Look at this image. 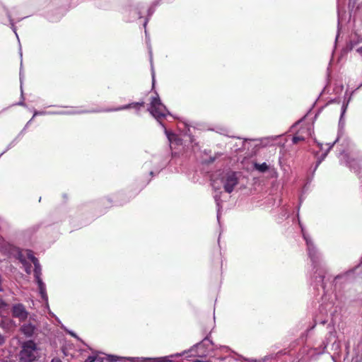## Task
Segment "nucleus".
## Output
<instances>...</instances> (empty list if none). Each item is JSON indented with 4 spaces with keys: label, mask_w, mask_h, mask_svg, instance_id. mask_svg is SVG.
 <instances>
[{
    "label": "nucleus",
    "mask_w": 362,
    "mask_h": 362,
    "mask_svg": "<svg viewBox=\"0 0 362 362\" xmlns=\"http://www.w3.org/2000/svg\"><path fill=\"white\" fill-rule=\"evenodd\" d=\"M151 115L163 126V120L165 119L168 111L165 106L161 103L158 94L152 97L150 107L148 108Z\"/></svg>",
    "instance_id": "f257e3e1"
},
{
    "label": "nucleus",
    "mask_w": 362,
    "mask_h": 362,
    "mask_svg": "<svg viewBox=\"0 0 362 362\" xmlns=\"http://www.w3.org/2000/svg\"><path fill=\"white\" fill-rule=\"evenodd\" d=\"M37 346L33 340H28L23 343L19 354L20 359L25 362H34L37 359Z\"/></svg>",
    "instance_id": "f03ea898"
},
{
    "label": "nucleus",
    "mask_w": 362,
    "mask_h": 362,
    "mask_svg": "<svg viewBox=\"0 0 362 362\" xmlns=\"http://www.w3.org/2000/svg\"><path fill=\"white\" fill-rule=\"evenodd\" d=\"M225 192L231 193L234 187L238 184V178L235 172H228L221 178Z\"/></svg>",
    "instance_id": "7ed1b4c3"
},
{
    "label": "nucleus",
    "mask_w": 362,
    "mask_h": 362,
    "mask_svg": "<svg viewBox=\"0 0 362 362\" xmlns=\"http://www.w3.org/2000/svg\"><path fill=\"white\" fill-rule=\"evenodd\" d=\"M213 343L207 337L204 338L201 342L195 345L196 351L198 356H206L209 354V349H211Z\"/></svg>",
    "instance_id": "20e7f679"
},
{
    "label": "nucleus",
    "mask_w": 362,
    "mask_h": 362,
    "mask_svg": "<svg viewBox=\"0 0 362 362\" xmlns=\"http://www.w3.org/2000/svg\"><path fill=\"white\" fill-rule=\"evenodd\" d=\"M11 312L13 317L18 318L21 322L25 321L28 316V312L22 303L13 305Z\"/></svg>",
    "instance_id": "39448f33"
},
{
    "label": "nucleus",
    "mask_w": 362,
    "mask_h": 362,
    "mask_svg": "<svg viewBox=\"0 0 362 362\" xmlns=\"http://www.w3.org/2000/svg\"><path fill=\"white\" fill-rule=\"evenodd\" d=\"M36 329V327L30 322L23 324L21 328V332L25 334L27 337H32Z\"/></svg>",
    "instance_id": "423d86ee"
},
{
    "label": "nucleus",
    "mask_w": 362,
    "mask_h": 362,
    "mask_svg": "<svg viewBox=\"0 0 362 362\" xmlns=\"http://www.w3.org/2000/svg\"><path fill=\"white\" fill-rule=\"evenodd\" d=\"M144 104H145L144 102L132 103L128 104L124 106L117 107L115 109H113L112 110L119 111V110H122L129 109V108H134V109L139 110L140 107H144Z\"/></svg>",
    "instance_id": "0eeeda50"
},
{
    "label": "nucleus",
    "mask_w": 362,
    "mask_h": 362,
    "mask_svg": "<svg viewBox=\"0 0 362 362\" xmlns=\"http://www.w3.org/2000/svg\"><path fill=\"white\" fill-rule=\"evenodd\" d=\"M180 356H181L180 354H176L175 356L171 355V356H164V357H160V358H155L154 361L156 362H175V361L173 360V358L174 357H179Z\"/></svg>",
    "instance_id": "6e6552de"
},
{
    "label": "nucleus",
    "mask_w": 362,
    "mask_h": 362,
    "mask_svg": "<svg viewBox=\"0 0 362 362\" xmlns=\"http://www.w3.org/2000/svg\"><path fill=\"white\" fill-rule=\"evenodd\" d=\"M255 166V168L261 172V173H265L266 171L268 170L269 169V166L266 163H255L254 165Z\"/></svg>",
    "instance_id": "1a4fd4ad"
},
{
    "label": "nucleus",
    "mask_w": 362,
    "mask_h": 362,
    "mask_svg": "<svg viewBox=\"0 0 362 362\" xmlns=\"http://www.w3.org/2000/svg\"><path fill=\"white\" fill-rule=\"evenodd\" d=\"M125 358L124 357H119L114 355H107L105 358L106 361L107 362H116L119 361H123Z\"/></svg>",
    "instance_id": "9d476101"
},
{
    "label": "nucleus",
    "mask_w": 362,
    "mask_h": 362,
    "mask_svg": "<svg viewBox=\"0 0 362 362\" xmlns=\"http://www.w3.org/2000/svg\"><path fill=\"white\" fill-rule=\"evenodd\" d=\"M234 360L230 356H221L215 358L214 362H233Z\"/></svg>",
    "instance_id": "9b49d317"
},
{
    "label": "nucleus",
    "mask_w": 362,
    "mask_h": 362,
    "mask_svg": "<svg viewBox=\"0 0 362 362\" xmlns=\"http://www.w3.org/2000/svg\"><path fill=\"white\" fill-rule=\"evenodd\" d=\"M305 140V136H302V135H300L299 134V132L296 133L293 136V139H292V141L293 144H298V142L300 141H304Z\"/></svg>",
    "instance_id": "f8f14e48"
},
{
    "label": "nucleus",
    "mask_w": 362,
    "mask_h": 362,
    "mask_svg": "<svg viewBox=\"0 0 362 362\" xmlns=\"http://www.w3.org/2000/svg\"><path fill=\"white\" fill-rule=\"evenodd\" d=\"M36 279V281L38 284V287H39V289L40 291V293L42 294V296L44 295V293H45V285L41 279V278L40 279Z\"/></svg>",
    "instance_id": "ddd939ff"
},
{
    "label": "nucleus",
    "mask_w": 362,
    "mask_h": 362,
    "mask_svg": "<svg viewBox=\"0 0 362 362\" xmlns=\"http://www.w3.org/2000/svg\"><path fill=\"white\" fill-rule=\"evenodd\" d=\"M85 362H103V359L98 358L94 356H89L85 361Z\"/></svg>",
    "instance_id": "4468645a"
},
{
    "label": "nucleus",
    "mask_w": 362,
    "mask_h": 362,
    "mask_svg": "<svg viewBox=\"0 0 362 362\" xmlns=\"http://www.w3.org/2000/svg\"><path fill=\"white\" fill-rule=\"evenodd\" d=\"M27 257L33 262V261H37V258L34 256L33 252L31 250H28L27 252Z\"/></svg>",
    "instance_id": "2eb2a0df"
},
{
    "label": "nucleus",
    "mask_w": 362,
    "mask_h": 362,
    "mask_svg": "<svg viewBox=\"0 0 362 362\" xmlns=\"http://www.w3.org/2000/svg\"><path fill=\"white\" fill-rule=\"evenodd\" d=\"M41 275V267L39 269H34V276L35 279H40Z\"/></svg>",
    "instance_id": "dca6fc26"
},
{
    "label": "nucleus",
    "mask_w": 362,
    "mask_h": 362,
    "mask_svg": "<svg viewBox=\"0 0 362 362\" xmlns=\"http://www.w3.org/2000/svg\"><path fill=\"white\" fill-rule=\"evenodd\" d=\"M216 156H214V157H211H211H209V159L205 160L204 163H205L206 164H211V163H214V160H216Z\"/></svg>",
    "instance_id": "f3484780"
},
{
    "label": "nucleus",
    "mask_w": 362,
    "mask_h": 362,
    "mask_svg": "<svg viewBox=\"0 0 362 362\" xmlns=\"http://www.w3.org/2000/svg\"><path fill=\"white\" fill-rule=\"evenodd\" d=\"M7 305V303L3 299L0 298V309H4Z\"/></svg>",
    "instance_id": "a211bd4d"
},
{
    "label": "nucleus",
    "mask_w": 362,
    "mask_h": 362,
    "mask_svg": "<svg viewBox=\"0 0 362 362\" xmlns=\"http://www.w3.org/2000/svg\"><path fill=\"white\" fill-rule=\"evenodd\" d=\"M6 342V337L0 333V346Z\"/></svg>",
    "instance_id": "6ab92c4d"
},
{
    "label": "nucleus",
    "mask_w": 362,
    "mask_h": 362,
    "mask_svg": "<svg viewBox=\"0 0 362 362\" xmlns=\"http://www.w3.org/2000/svg\"><path fill=\"white\" fill-rule=\"evenodd\" d=\"M33 263L34 267H35V268H34V269H39V267H40V264L39 261H38V259H37V261H36V262H35V261H33Z\"/></svg>",
    "instance_id": "aec40b11"
},
{
    "label": "nucleus",
    "mask_w": 362,
    "mask_h": 362,
    "mask_svg": "<svg viewBox=\"0 0 362 362\" xmlns=\"http://www.w3.org/2000/svg\"><path fill=\"white\" fill-rule=\"evenodd\" d=\"M50 362H62V360L58 358V357H55V358H53Z\"/></svg>",
    "instance_id": "412c9836"
},
{
    "label": "nucleus",
    "mask_w": 362,
    "mask_h": 362,
    "mask_svg": "<svg viewBox=\"0 0 362 362\" xmlns=\"http://www.w3.org/2000/svg\"><path fill=\"white\" fill-rule=\"evenodd\" d=\"M357 52L362 54V46L358 49H356Z\"/></svg>",
    "instance_id": "4be33fe9"
}]
</instances>
